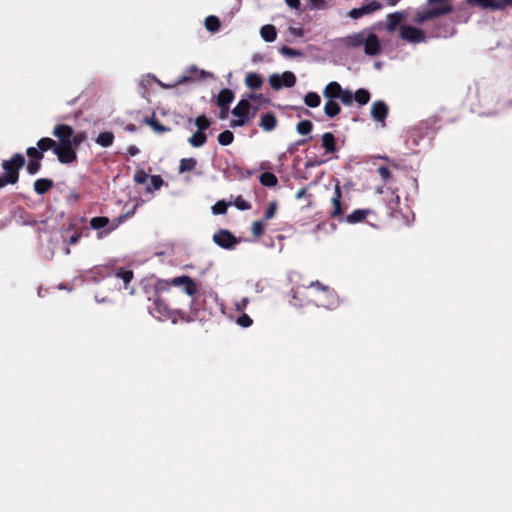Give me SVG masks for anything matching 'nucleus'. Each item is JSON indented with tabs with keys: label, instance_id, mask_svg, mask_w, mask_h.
<instances>
[{
	"label": "nucleus",
	"instance_id": "bb28decb",
	"mask_svg": "<svg viewBox=\"0 0 512 512\" xmlns=\"http://www.w3.org/2000/svg\"><path fill=\"white\" fill-rule=\"evenodd\" d=\"M234 98L235 95L233 91L228 88H225L218 93L216 104L217 106H230Z\"/></svg>",
	"mask_w": 512,
	"mask_h": 512
},
{
	"label": "nucleus",
	"instance_id": "72a5a7b5",
	"mask_svg": "<svg viewBox=\"0 0 512 512\" xmlns=\"http://www.w3.org/2000/svg\"><path fill=\"white\" fill-rule=\"evenodd\" d=\"M114 135L110 131L101 132L96 138V143L102 147H109L113 144Z\"/></svg>",
	"mask_w": 512,
	"mask_h": 512
},
{
	"label": "nucleus",
	"instance_id": "de8ad7c7",
	"mask_svg": "<svg viewBox=\"0 0 512 512\" xmlns=\"http://www.w3.org/2000/svg\"><path fill=\"white\" fill-rule=\"evenodd\" d=\"M195 125L197 126L198 131L204 132L206 129L209 128L210 121H209V119L205 115H199L195 119Z\"/></svg>",
	"mask_w": 512,
	"mask_h": 512
},
{
	"label": "nucleus",
	"instance_id": "79ce46f5",
	"mask_svg": "<svg viewBox=\"0 0 512 512\" xmlns=\"http://www.w3.org/2000/svg\"><path fill=\"white\" fill-rule=\"evenodd\" d=\"M218 142L222 146L230 145L234 140V134L230 130H225L218 135Z\"/></svg>",
	"mask_w": 512,
	"mask_h": 512
},
{
	"label": "nucleus",
	"instance_id": "393cba45",
	"mask_svg": "<svg viewBox=\"0 0 512 512\" xmlns=\"http://www.w3.org/2000/svg\"><path fill=\"white\" fill-rule=\"evenodd\" d=\"M468 5H476L482 9L502 10V5L498 0H466Z\"/></svg>",
	"mask_w": 512,
	"mask_h": 512
},
{
	"label": "nucleus",
	"instance_id": "680f3d73",
	"mask_svg": "<svg viewBox=\"0 0 512 512\" xmlns=\"http://www.w3.org/2000/svg\"><path fill=\"white\" fill-rule=\"evenodd\" d=\"M246 99H249V102L250 101H253V102H262L265 100L264 98V95L261 94V93H250L247 95V98Z\"/></svg>",
	"mask_w": 512,
	"mask_h": 512
},
{
	"label": "nucleus",
	"instance_id": "3c124183",
	"mask_svg": "<svg viewBox=\"0 0 512 512\" xmlns=\"http://www.w3.org/2000/svg\"><path fill=\"white\" fill-rule=\"evenodd\" d=\"M236 323L243 328H248L253 324V320L251 319V317L249 315L242 313L237 318Z\"/></svg>",
	"mask_w": 512,
	"mask_h": 512
},
{
	"label": "nucleus",
	"instance_id": "a211bd4d",
	"mask_svg": "<svg viewBox=\"0 0 512 512\" xmlns=\"http://www.w3.org/2000/svg\"><path fill=\"white\" fill-rule=\"evenodd\" d=\"M371 115L378 122H384L388 116V106L383 101H375L371 105Z\"/></svg>",
	"mask_w": 512,
	"mask_h": 512
},
{
	"label": "nucleus",
	"instance_id": "4be33fe9",
	"mask_svg": "<svg viewBox=\"0 0 512 512\" xmlns=\"http://www.w3.org/2000/svg\"><path fill=\"white\" fill-rule=\"evenodd\" d=\"M245 85L252 91L259 90L263 85V78L255 72H249L245 76Z\"/></svg>",
	"mask_w": 512,
	"mask_h": 512
},
{
	"label": "nucleus",
	"instance_id": "58836bf2",
	"mask_svg": "<svg viewBox=\"0 0 512 512\" xmlns=\"http://www.w3.org/2000/svg\"><path fill=\"white\" fill-rule=\"evenodd\" d=\"M354 97V100L359 104V105H366L369 101H370V93L368 90L366 89H358L355 94L353 95Z\"/></svg>",
	"mask_w": 512,
	"mask_h": 512
},
{
	"label": "nucleus",
	"instance_id": "c03bdc74",
	"mask_svg": "<svg viewBox=\"0 0 512 512\" xmlns=\"http://www.w3.org/2000/svg\"><path fill=\"white\" fill-rule=\"evenodd\" d=\"M150 178V186H147L146 192H152V190H159L163 185V179L160 175H153Z\"/></svg>",
	"mask_w": 512,
	"mask_h": 512
},
{
	"label": "nucleus",
	"instance_id": "0eeeda50",
	"mask_svg": "<svg viewBox=\"0 0 512 512\" xmlns=\"http://www.w3.org/2000/svg\"><path fill=\"white\" fill-rule=\"evenodd\" d=\"M26 155L29 158L26 170L30 175H35L41 169V161L44 158V154L38 147H28L26 149Z\"/></svg>",
	"mask_w": 512,
	"mask_h": 512
},
{
	"label": "nucleus",
	"instance_id": "dca6fc26",
	"mask_svg": "<svg viewBox=\"0 0 512 512\" xmlns=\"http://www.w3.org/2000/svg\"><path fill=\"white\" fill-rule=\"evenodd\" d=\"M366 34H367V31L362 30L358 33L348 35L342 39V43L347 48H359V47L363 46V44L365 42L364 40H365Z\"/></svg>",
	"mask_w": 512,
	"mask_h": 512
},
{
	"label": "nucleus",
	"instance_id": "412c9836",
	"mask_svg": "<svg viewBox=\"0 0 512 512\" xmlns=\"http://www.w3.org/2000/svg\"><path fill=\"white\" fill-rule=\"evenodd\" d=\"M342 91L341 85L336 81H332L325 86L323 96L328 100L339 99Z\"/></svg>",
	"mask_w": 512,
	"mask_h": 512
},
{
	"label": "nucleus",
	"instance_id": "338daca9",
	"mask_svg": "<svg viewBox=\"0 0 512 512\" xmlns=\"http://www.w3.org/2000/svg\"><path fill=\"white\" fill-rule=\"evenodd\" d=\"M122 221V217H119L117 218L115 221H113V223H111L108 227V229L106 230V232H111L113 231L114 229L117 228V226L119 225V223Z\"/></svg>",
	"mask_w": 512,
	"mask_h": 512
},
{
	"label": "nucleus",
	"instance_id": "0e129e2a",
	"mask_svg": "<svg viewBox=\"0 0 512 512\" xmlns=\"http://www.w3.org/2000/svg\"><path fill=\"white\" fill-rule=\"evenodd\" d=\"M149 124L153 127V129L155 131H158V132H164L166 131L167 129L156 119H152Z\"/></svg>",
	"mask_w": 512,
	"mask_h": 512
},
{
	"label": "nucleus",
	"instance_id": "37998d69",
	"mask_svg": "<svg viewBox=\"0 0 512 512\" xmlns=\"http://www.w3.org/2000/svg\"><path fill=\"white\" fill-rule=\"evenodd\" d=\"M312 129L313 123L310 120H302L296 126L297 132L301 135L309 134L312 131Z\"/></svg>",
	"mask_w": 512,
	"mask_h": 512
},
{
	"label": "nucleus",
	"instance_id": "20e7f679",
	"mask_svg": "<svg viewBox=\"0 0 512 512\" xmlns=\"http://www.w3.org/2000/svg\"><path fill=\"white\" fill-rule=\"evenodd\" d=\"M252 105L249 102V99L243 98L241 99L237 105L232 109L231 113L237 117V119H233L230 122V126L235 127H243L247 125L252 119L253 114H251Z\"/></svg>",
	"mask_w": 512,
	"mask_h": 512
},
{
	"label": "nucleus",
	"instance_id": "473e14b6",
	"mask_svg": "<svg viewBox=\"0 0 512 512\" xmlns=\"http://www.w3.org/2000/svg\"><path fill=\"white\" fill-rule=\"evenodd\" d=\"M196 166L197 160L195 158H183L180 160L178 171L179 173L193 171Z\"/></svg>",
	"mask_w": 512,
	"mask_h": 512
},
{
	"label": "nucleus",
	"instance_id": "c9c22d12",
	"mask_svg": "<svg viewBox=\"0 0 512 512\" xmlns=\"http://www.w3.org/2000/svg\"><path fill=\"white\" fill-rule=\"evenodd\" d=\"M57 146V143L49 137H43L38 140L37 147L40 149V151L44 154V152L48 150H53L55 152V147Z\"/></svg>",
	"mask_w": 512,
	"mask_h": 512
},
{
	"label": "nucleus",
	"instance_id": "c756f323",
	"mask_svg": "<svg viewBox=\"0 0 512 512\" xmlns=\"http://www.w3.org/2000/svg\"><path fill=\"white\" fill-rule=\"evenodd\" d=\"M260 35L266 42H273L277 37V31L273 25L267 24L261 27Z\"/></svg>",
	"mask_w": 512,
	"mask_h": 512
},
{
	"label": "nucleus",
	"instance_id": "4d7b16f0",
	"mask_svg": "<svg viewBox=\"0 0 512 512\" xmlns=\"http://www.w3.org/2000/svg\"><path fill=\"white\" fill-rule=\"evenodd\" d=\"M363 6L367 14L375 12L381 8V4L376 0H372L370 3Z\"/></svg>",
	"mask_w": 512,
	"mask_h": 512
},
{
	"label": "nucleus",
	"instance_id": "2eb2a0df",
	"mask_svg": "<svg viewBox=\"0 0 512 512\" xmlns=\"http://www.w3.org/2000/svg\"><path fill=\"white\" fill-rule=\"evenodd\" d=\"M342 194H335L332 198V210L330 211V217L344 221V213L348 209V205H343L341 202Z\"/></svg>",
	"mask_w": 512,
	"mask_h": 512
},
{
	"label": "nucleus",
	"instance_id": "052dcab7",
	"mask_svg": "<svg viewBox=\"0 0 512 512\" xmlns=\"http://www.w3.org/2000/svg\"><path fill=\"white\" fill-rule=\"evenodd\" d=\"M307 287H316L318 290L325 292V293L331 292V289L328 286L322 284L319 281H312V282H310V284Z\"/></svg>",
	"mask_w": 512,
	"mask_h": 512
},
{
	"label": "nucleus",
	"instance_id": "864d4df0",
	"mask_svg": "<svg viewBox=\"0 0 512 512\" xmlns=\"http://www.w3.org/2000/svg\"><path fill=\"white\" fill-rule=\"evenodd\" d=\"M279 51L282 55L290 58L298 57L302 54L299 50L293 49L289 46H282Z\"/></svg>",
	"mask_w": 512,
	"mask_h": 512
},
{
	"label": "nucleus",
	"instance_id": "5fc2aeb1",
	"mask_svg": "<svg viewBox=\"0 0 512 512\" xmlns=\"http://www.w3.org/2000/svg\"><path fill=\"white\" fill-rule=\"evenodd\" d=\"M277 210V203L275 201H272L269 203L265 213H264V220H270L275 216Z\"/></svg>",
	"mask_w": 512,
	"mask_h": 512
},
{
	"label": "nucleus",
	"instance_id": "7c9ffc66",
	"mask_svg": "<svg viewBox=\"0 0 512 512\" xmlns=\"http://www.w3.org/2000/svg\"><path fill=\"white\" fill-rule=\"evenodd\" d=\"M341 112V107L335 100H327L324 105V113L329 118L336 117Z\"/></svg>",
	"mask_w": 512,
	"mask_h": 512
},
{
	"label": "nucleus",
	"instance_id": "13d9d810",
	"mask_svg": "<svg viewBox=\"0 0 512 512\" xmlns=\"http://www.w3.org/2000/svg\"><path fill=\"white\" fill-rule=\"evenodd\" d=\"M234 205H235L239 210H247V209H250V208H251L250 204H249L247 201H245L241 196H238V197L235 199Z\"/></svg>",
	"mask_w": 512,
	"mask_h": 512
},
{
	"label": "nucleus",
	"instance_id": "e433bc0d",
	"mask_svg": "<svg viewBox=\"0 0 512 512\" xmlns=\"http://www.w3.org/2000/svg\"><path fill=\"white\" fill-rule=\"evenodd\" d=\"M188 141L193 147H201L206 143L207 136L204 132L197 131L189 138Z\"/></svg>",
	"mask_w": 512,
	"mask_h": 512
},
{
	"label": "nucleus",
	"instance_id": "e2e57ef3",
	"mask_svg": "<svg viewBox=\"0 0 512 512\" xmlns=\"http://www.w3.org/2000/svg\"><path fill=\"white\" fill-rule=\"evenodd\" d=\"M249 304V299L247 297L242 298L240 301L236 303V310L238 312H242L246 309Z\"/></svg>",
	"mask_w": 512,
	"mask_h": 512
},
{
	"label": "nucleus",
	"instance_id": "774afa93",
	"mask_svg": "<svg viewBox=\"0 0 512 512\" xmlns=\"http://www.w3.org/2000/svg\"><path fill=\"white\" fill-rule=\"evenodd\" d=\"M285 2L291 8L298 9L300 7V0H285Z\"/></svg>",
	"mask_w": 512,
	"mask_h": 512
},
{
	"label": "nucleus",
	"instance_id": "aec40b11",
	"mask_svg": "<svg viewBox=\"0 0 512 512\" xmlns=\"http://www.w3.org/2000/svg\"><path fill=\"white\" fill-rule=\"evenodd\" d=\"M114 273H113V276L121 279L123 281V288L125 290H128L129 289V284L131 282V280L133 279L134 277V273L132 270L130 269H127L125 267H117L114 265Z\"/></svg>",
	"mask_w": 512,
	"mask_h": 512
},
{
	"label": "nucleus",
	"instance_id": "7ed1b4c3",
	"mask_svg": "<svg viewBox=\"0 0 512 512\" xmlns=\"http://www.w3.org/2000/svg\"><path fill=\"white\" fill-rule=\"evenodd\" d=\"M182 314L181 319L186 321H206L213 315V305L208 304L207 296L204 293H198L195 297L191 299L190 302V313L187 315V318Z\"/></svg>",
	"mask_w": 512,
	"mask_h": 512
},
{
	"label": "nucleus",
	"instance_id": "ea45409f",
	"mask_svg": "<svg viewBox=\"0 0 512 512\" xmlns=\"http://www.w3.org/2000/svg\"><path fill=\"white\" fill-rule=\"evenodd\" d=\"M304 103L310 108H316L321 103V98L316 92H308L304 97Z\"/></svg>",
	"mask_w": 512,
	"mask_h": 512
},
{
	"label": "nucleus",
	"instance_id": "b1692460",
	"mask_svg": "<svg viewBox=\"0 0 512 512\" xmlns=\"http://www.w3.org/2000/svg\"><path fill=\"white\" fill-rule=\"evenodd\" d=\"M370 213L371 210L369 209H356L352 213L348 214L344 221L349 224H356L362 222Z\"/></svg>",
	"mask_w": 512,
	"mask_h": 512
},
{
	"label": "nucleus",
	"instance_id": "6ab92c4d",
	"mask_svg": "<svg viewBox=\"0 0 512 512\" xmlns=\"http://www.w3.org/2000/svg\"><path fill=\"white\" fill-rule=\"evenodd\" d=\"M278 125L277 117L272 112L264 113L260 116L259 126L266 132L273 131Z\"/></svg>",
	"mask_w": 512,
	"mask_h": 512
},
{
	"label": "nucleus",
	"instance_id": "1a4fd4ad",
	"mask_svg": "<svg viewBox=\"0 0 512 512\" xmlns=\"http://www.w3.org/2000/svg\"><path fill=\"white\" fill-rule=\"evenodd\" d=\"M54 154H56L58 160L63 164L72 163L77 158L75 148L71 143H67V141L58 143L55 147Z\"/></svg>",
	"mask_w": 512,
	"mask_h": 512
},
{
	"label": "nucleus",
	"instance_id": "a19ab883",
	"mask_svg": "<svg viewBox=\"0 0 512 512\" xmlns=\"http://www.w3.org/2000/svg\"><path fill=\"white\" fill-rule=\"evenodd\" d=\"M110 224V220L108 217L105 216H99V217H93L90 220V226L94 230L102 229Z\"/></svg>",
	"mask_w": 512,
	"mask_h": 512
},
{
	"label": "nucleus",
	"instance_id": "6e6d98bb",
	"mask_svg": "<svg viewBox=\"0 0 512 512\" xmlns=\"http://www.w3.org/2000/svg\"><path fill=\"white\" fill-rule=\"evenodd\" d=\"M148 178H149V175L143 170H138L134 175L135 182L139 183V184L146 183Z\"/></svg>",
	"mask_w": 512,
	"mask_h": 512
},
{
	"label": "nucleus",
	"instance_id": "4c0bfd02",
	"mask_svg": "<svg viewBox=\"0 0 512 512\" xmlns=\"http://www.w3.org/2000/svg\"><path fill=\"white\" fill-rule=\"evenodd\" d=\"M221 23L217 16L210 15L205 19V28L210 32H217L220 29Z\"/></svg>",
	"mask_w": 512,
	"mask_h": 512
},
{
	"label": "nucleus",
	"instance_id": "f03ea898",
	"mask_svg": "<svg viewBox=\"0 0 512 512\" xmlns=\"http://www.w3.org/2000/svg\"><path fill=\"white\" fill-rule=\"evenodd\" d=\"M26 159L21 153H15L11 158L3 160L1 167L4 173L0 176V189L17 183L19 172L25 166Z\"/></svg>",
	"mask_w": 512,
	"mask_h": 512
},
{
	"label": "nucleus",
	"instance_id": "2f4dec72",
	"mask_svg": "<svg viewBox=\"0 0 512 512\" xmlns=\"http://www.w3.org/2000/svg\"><path fill=\"white\" fill-rule=\"evenodd\" d=\"M259 181L263 186L268 188L275 187L278 183L276 175L272 172H263L259 176Z\"/></svg>",
	"mask_w": 512,
	"mask_h": 512
},
{
	"label": "nucleus",
	"instance_id": "5701e85b",
	"mask_svg": "<svg viewBox=\"0 0 512 512\" xmlns=\"http://www.w3.org/2000/svg\"><path fill=\"white\" fill-rule=\"evenodd\" d=\"M454 33V28L450 23L447 22H438L433 30V35L435 37H443L447 38L449 36H452Z\"/></svg>",
	"mask_w": 512,
	"mask_h": 512
},
{
	"label": "nucleus",
	"instance_id": "f257e3e1",
	"mask_svg": "<svg viewBox=\"0 0 512 512\" xmlns=\"http://www.w3.org/2000/svg\"><path fill=\"white\" fill-rule=\"evenodd\" d=\"M451 0H426L428 9L417 11L413 17V22L423 25L426 22L445 16L453 11Z\"/></svg>",
	"mask_w": 512,
	"mask_h": 512
},
{
	"label": "nucleus",
	"instance_id": "09e8293b",
	"mask_svg": "<svg viewBox=\"0 0 512 512\" xmlns=\"http://www.w3.org/2000/svg\"><path fill=\"white\" fill-rule=\"evenodd\" d=\"M339 100L346 106H350L353 103L354 97L352 91L343 89L340 94Z\"/></svg>",
	"mask_w": 512,
	"mask_h": 512
},
{
	"label": "nucleus",
	"instance_id": "4468645a",
	"mask_svg": "<svg viewBox=\"0 0 512 512\" xmlns=\"http://www.w3.org/2000/svg\"><path fill=\"white\" fill-rule=\"evenodd\" d=\"M364 52L366 55L369 56H376L381 51V45L378 39V36L375 33L368 32L365 36L364 40Z\"/></svg>",
	"mask_w": 512,
	"mask_h": 512
},
{
	"label": "nucleus",
	"instance_id": "f704fd0d",
	"mask_svg": "<svg viewBox=\"0 0 512 512\" xmlns=\"http://www.w3.org/2000/svg\"><path fill=\"white\" fill-rule=\"evenodd\" d=\"M53 181L47 178H40L34 182L35 192H48L53 188Z\"/></svg>",
	"mask_w": 512,
	"mask_h": 512
},
{
	"label": "nucleus",
	"instance_id": "49530a36",
	"mask_svg": "<svg viewBox=\"0 0 512 512\" xmlns=\"http://www.w3.org/2000/svg\"><path fill=\"white\" fill-rule=\"evenodd\" d=\"M265 224L263 221H254L252 223L251 231L254 237L260 238L264 234Z\"/></svg>",
	"mask_w": 512,
	"mask_h": 512
},
{
	"label": "nucleus",
	"instance_id": "6e6552de",
	"mask_svg": "<svg viewBox=\"0 0 512 512\" xmlns=\"http://www.w3.org/2000/svg\"><path fill=\"white\" fill-rule=\"evenodd\" d=\"M399 34L401 39L409 43H421L426 39L423 30L410 25H401L399 28Z\"/></svg>",
	"mask_w": 512,
	"mask_h": 512
},
{
	"label": "nucleus",
	"instance_id": "cd10ccee",
	"mask_svg": "<svg viewBox=\"0 0 512 512\" xmlns=\"http://www.w3.org/2000/svg\"><path fill=\"white\" fill-rule=\"evenodd\" d=\"M322 147L326 154L336 151V139L331 132H326L322 135Z\"/></svg>",
	"mask_w": 512,
	"mask_h": 512
},
{
	"label": "nucleus",
	"instance_id": "f8f14e48",
	"mask_svg": "<svg viewBox=\"0 0 512 512\" xmlns=\"http://www.w3.org/2000/svg\"><path fill=\"white\" fill-rule=\"evenodd\" d=\"M208 73L204 70H200L196 66L192 65L188 67L183 74L176 80L175 85H180L188 82H194L196 80L204 79Z\"/></svg>",
	"mask_w": 512,
	"mask_h": 512
},
{
	"label": "nucleus",
	"instance_id": "423d86ee",
	"mask_svg": "<svg viewBox=\"0 0 512 512\" xmlns=\"http://www.w3.org/2000/svg\"><path fill=\"white\" fill-rule=\"evenodd\" d=\"M270 86L274 90H280L283 87L291 88L296 83V76L291 71H285L281 75L279 74H271L268 78Z\"/></svg>",
	"mask_w": 512,
	"mask_h": 512
},
{
	"label": "nucleus",
	"instance_id": "bf43d9fd",
	"mask_svg": "<svg viewBox=\"0 0 512 512\" xmlns=\"http://www.w3.org/2000/svg\"><path fill=\"white\" fill-rule=\"evenodd\" d=\"M366 14L367 13L364 9V6H362L360 8H354L349 12V16L352 17L353 19H358Z\"/></svg>",
	"mask_w": 512,
	"mask_h": 512
},
{
	"label": "nucleus",
	"instance_id": "9d476101",
	"mask_svg": "<svg viewBox=\"0 0 512 512\" xmlns=\"http://www.w3.org/2000/svg\"><path fill=\"white\" fill-rule=\"evenodd\" d=\"M171 284L181 286L183 291L191 297H195L199 293L198 284L189 276H180L172 279Z\"/></svg>",
	"mask_w": 512,
	"mask_h": 512
},
{
	"label": "nucleus",
	"instance_id": "f3484780",
	"mask_svg": "<svg viewBox=\"0 0 512 512\" xmlns=\"http://www.w3.org/2000/svg\"><path fill=\"white\" fill-rule=\"evenodd\" d=\"M53 136L59 139V143H70V138L73 136V128L67 124H58L54 127Z\"/></svg>",
	"mask_w": 512,
	"mask_h": 512
},
{
	"label": "nucleus",
	"instance_id": "c85d7f7f",
	"mask_svg": "<svg viewBox=\"0 0 512 512\" xmlns=\"http://www.w3.org/2000/svg\"><path fill=\"white\" fill-rule=\"evenodd\" d=\"M404 19V14L402 12H394L387 16V24L386 29L388 32H393L397 26Z\"/></svg>",
	"mask_w": 512,
	"mask_h": 512
},
{
	"label": "nucleus",
	"instance_id": "a18cd8bd",
	"mask_svg": "<svg viewBox=\"0 0 512 512\" xmlns=\"http://www.w3.org/2000/svg\"><path fill=\"white\" fill-rule=\"evenodd\" d=\"M229 205H231V202L220 200L212 206V212L215 215L225 214Z\"/></svg>",
	"mask_w": 512,
	"mask_h": 512
},
{
	"label": "nucleus",
	"instance_id": "a878e982",
	"mask_svg": "<svg viewBox=\"0 0 512 512\" xmlns=\"http://www.w3.org/2000/svg\"><path fill=\"white\" fill-rule=\"evenodd\" d=\"M114 264L99 265L92 269L94 278H107L113 276Z\"/></svg>",
	"mask_w": 512,
	"mask_h": 512
},
{
	"label": "nucleus",
	"instance_id": "69168bd1",
	"mask_svg": "<svg viewBox=\"0 0 512 512\" xmlns=\"http://www.w3.org/2000/svg\"><path fill=\"white\" fill-rule=\"evenodd\" d=\"M220 109L219 118L226 119L229 113V106H218Z\"/></svg>",
	"mask_w": 512,
	"mask_h": 512
},
{
	"label": "nucleus",
	"instance_id": "39448f33",
	"mask_svg": "<svg viewBox=\"0 0 512 512\" xmlns=\"http://www.w3.org/2000/svg\"><path fill=\"white\" fill-rule=\"evenodd\" d=\"M405 202H401V198L398 194H391V198L388 199V207L394 217H401L405 220H409L413 216V212L408 204V195L404 198Z\"/></svg>",
	"mask_w": 512,
	"mask_h": 512
},
{
	"label": "nucleus",
	"instance_id": "9b49d317",
	"mask_svg": "<svg viewBox=\"0 0 512 512\" xmlns=\"http://www.w3.org/2000/svg\"><path fill=\"white\" fill-rule=\"evenodd\" d=\"M213 241L224 249H232L237 243V238L228 230L220 229L213 235Z\"/></svg>",
	"mask_w": 512,
	"mask_h": 512
},
{
	"label": "nucleus",
	"instance_id": "603ef678",
	"mask_svg": "<svg viewBox=\"0 0 512 512\" xmlns=\"http://www.w3.org/2000/svg\"><path fill=\"white\" fill-rule=\"evenodd\" d=\"M86 139V133L81 131L77 134L73 133V136L70 138V143L74 148H77L84 140Z\"/></svg>",
	"mask_w": 512,
	"mask_h": 512
},
{
	"label": "nucleus",
	"instance_id": "8fccbe9b",
	"mask_svg": "<svg viewBox=\"0 0 512 512\" xmlns=\"http://www.w3.org/2000/svg\"><path fill=\"white\" fill-rule=\"evenodd\" d=\"M377 172L384 183H389L392 180V174L388 167L380 166Z\"/></svg>",
	"mask_w": 512,
	"mask_h": 512
},
{
	"label": "nucleus",
	"instance_id": "ddd939ff",
	"mask_svg": "<svg viewBox=\"0 0 512 512\" xmlns=\"http://www.w3.org/2000/svg\"><path fill=\"white\" fill-rule=\"evenodd\" d=\"M148 309L150 313L158 319L170 315V309L168 305L165 303L164 300L160 298L157 292L155 293V297L152 301V304L148 306Z\"/></svg>",
	"mask_w": 512,
	"mask_h": 512
}]
</instances>
